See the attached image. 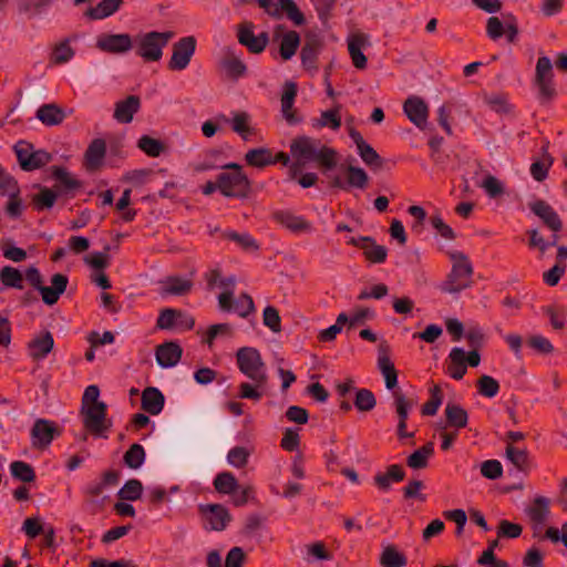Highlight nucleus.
<instances>
[{
    "instance_id": "f257e3e1",
    "label": "nucleus",
    "mask_w": 567,
    "mask_h": 567,
    "mask_svg": "<svg viewBox=\"0 0 567 567\" xmlns=\"http://www.w3.org/2000/svg\"><path fill=\"white\" fill-rule=\"evenodd\" d=\"M236 363L239 371L249 380L238 386V396L259 401L267 391L268 374L259 350L252 347L239 348L236 352Z\"/></svg>"
},
{
    "instance_id": "f03ea898",
    "label": "nucleus",
    "mask_w": 567,
    "mask_h": 567,
    "mask_svg": "<svg viewBox=\"0 0 567 567\" xmlns=\"http://www.w3.org/2000/svg\"><path fill=\"white\" fill-rule=\"evenodd\" d=\"M290 154L293 158V163L289 166L291 178H296L302 166L310 162H316L326 169H331L337 164V152L309 136L293 138L290 144Z\"/></svg>"
},
{
    "instance_id": "7ed1b4c3",
    "label": "nucleus",
    "mask_w": 567,
    "mask_h": 567,
    "mask_svg": "<svg viewBox=\"0 0 567 567\" xmlns=\"http://www.w3.org/2000/svg\"><path fill=\"white\" fill-rule=\"evenodd\" d=\"M452 261V269L443 284V291L457 293L472 285L473 266L468 257L462 251L449 254Z\"/></svg>"
},
{
    "instance_id": "20e7f679",
    "label": "nucleus",
    "mask_w": 567,
    "mask_h": 567,
    "mask_svg": "<svg viewBox=\"0 0 567 567\" xmlns=\"http://www.w3.org/2000/svg\"><path fill=\"white\" fill-rule=\"evenodd\" d=\"M224 172L218 175L219 192L226 197H245L250 190V182L237 163H227L220 166Z\"/></svg>"
},
{
    "instance_id": "39448f33",
    "label": "nucleus",
    "mask_w": 567,
    "mask_h": 567,
    "mask_svg": "<svg viewBox=\"0 0 567 567\" xmlns=\"http://www.w3.org/2000/svg\"><path fill=\"white\" fill-rule=\"evenodd\" d=\"M25 279L41 293L43 302L49 306L58 302L69 282L65 275L54 274L51 278V287L43 286L42 276L35 267H29L25 270Z\"/></svg>"
},
{
    "instance_id": "423d86ee",
    "label": "nucleus",
    "mask_w": 567,
    "mask_h": 567,
    "mask_svg": "<svg viewBox=\"0 0 567 567\" xmlns=\"http://www.w3.org/2000/svg\"><path fill=\"white\" fill-rule=\"evenodd\" d=\"M174 35L173 31L146 32L137 38L136 54L146 62L159 61L163 56V49Z\"/></svg>"
},
{
    "instance_id": "0eeeda50",
    "label": "nucleus",
    "mask_w": 567,
    "mask_h": 567,
    "mask_svg": "<svg viewBox=\"0 0 567 567\" xmlns=\"http://www.w3.org/2000/svg\"><path fill=\"white\" fill-rule=\"evenodd\" d=\"M535 85L542 103H549L556 95L553 64L548 56H539L535 70Z\"/></svg>"
},
{
    "instance_id": "6e6552de",
    "label": "nucleus",
    "mask_w": 567,
    "mask_h": 567,
    "mask_svg": "<svg viewBox=\"0 0 567 567\" xmlns=\"http://www.w3.org/2000/svg\"><path fill=\"white\" fill-rule=\"evenodd\" d=\"M14 152L21 168L27 172L41 168L52 159L48 152L34 150L33 145L25 141H19L14 145Z\"/></svg>"
},
{
    "instance_id": "1a4fd4ad",
    "label": "nucleus",
    "mask_w": 567,
    "mask_h": 567,
    "mask_svg": "<svg viewBox=\"0 0 567 567\" xmlns=\"http://www.w3.org/2000/svg\"><path fill=\"white\" fill-rule=\"evenodd\" d=\"M196 39L193 35L181 38L173 44L172 56L168 61V69L172 71L185 70L195 53Z\"/></svg>"
},
{
    "instance_id": "9d476101",
    "label": "nucleus",
    "mask_w": 567,
    "mask_h": 567,
    "mask_svg": "<svg viewBox=\"0 0 567 567\" xmlns=\"http://www.w3.org/2000/svg\"><path fill=\"white\" fill-rule=\"evenodd\" d=\"M198 511L204 519V527L209 530H224L230 522L227 508L220 504H200Z\"/></svg>"
},
{
    "instance_id": "9b49d317",
    "label": "nucleus",
    "mask_w": 567,
    "mask_h": 567,
    "mask_svg": "<svg viewBox=\"0 0 567 567\" xmlns=\"http://www.w3.org/2000/svg\"><path fill=\"white\" fill-rule=\"evenodd\" d=\"M255 25L252 22L245 21L238 25L237 39L238 42L246 47L250 53L259 54L266 49L269 37L267 32H261L256 35L254 32Z\"/></svg>"
},
{
    "instance_id": "f8f14e48",
    "label": "nucleus",
    "mask_w": 567,
    "mask_h": 567,
    "mask_svg": "<svg viewBox=\"0 0 567 567\" xmlns=\"http://www.w3.org/2000/svg\"><path fill=\"white\" fill-rule=\"evenodd\" d=\"M83 424L85 429L94 435L102 436L109 430L110 424L106 423V404H90L82 408Z\"/></svg>"
},
{
    "instance_id": "ddd939ff",
    "label": "nucleus",
    "mask_w": 567,
    "mask_h": 567,
    "mask_svg": "<svg viewBox=\"0 0 567 567\" xmlns=\"http://www.w3.org/2000/svg\"><path fill=\"white\" fill-rule=\"evenodd\" d=\"M258 4L269 16L278 18L282 12H285L296 25L305 23V16L293 0H278L277 2L274 0H258Z\"/></svg>"
},
{
    "instance_id": "4468645a",
    "label": "nucleus",
    "mask_w": 567,
    "mask_h": 567,
    "mask_svg": "<svg viewBox=\"0 0 567 567\" xmlns=\"http://www.w3.org/2000/svg\"><path fill=\"white\" fill-rule=\"evenodd\" d=\"M218 65L225 72L226 76L233 80L244 76L247 72V65L243 61L241 54L231 47L221 49Z\"/></svg>"
},
{
    "instance_id": "2eb2a0df",
    "label": "nucleus",
    "mask_w": 567,
    "mask_h": 567,
    "mask_svg": "<svg viewBox=\"0 0 567 567\" xmlns=\"http://www.w3.org/2000/svg\"><path fill=\"white\" fill-rule=\"evenodd\" d=\"M96 48L105 53L123 54L133 48V41L128 33H102L96 38Z\"/></svg>"
},
{
    "instance_id": "dca6fc26",
    "label": "nucleus",
    "mask_w": 567,
    "mask_h": 567,
    "mask_svg": "<svg viewBox=\"0 0 567 567\" xmlns=\"http://www.w3.org/2000/svg\"><path fill=\"white\" fill-rule=\"evenodd\" d=\"M393 406L399 417L398 423V436L399 439L413 437L414 433L406 432V421L409 419V412L415 405V400L408 398L401 390H394L392 393Z\"/></svg>"
},
{
    "instance_id": "f3484780",
    "label": "nucleus",
    "mask_w": 567,
    "mask_h": 567,
    "mask_svg": "<svg viewBox=\"0 0 567 567\" xmlns=\"http://www.w3.org/2000/svg\"><path fill=\"white\" fill-rule=\"evenodd\" d=\"M272 219L293 234H309L313 230L312 224L303 216L289 209H279L272 213Z\"/></svg>"
},
{
    "instance_id": "a211bd4d",
    "label": "nucleus",
    "mask_w": 567,
    "mask_h": 567,
    "mask_svg": "<svg viewBox=\"0 0 567 567\" xmlns=\"http://www.w3.org/2000/svg\"><path fill=\"white\" fill-rule=\"evenodd\" d=\"M528 207L551 233H559L563 229L561 218L547 202L536 199L530 202Z\"/></svg>"
},
{
    "instance_id": "6ab92c4d",
    "label": "nucleus",
    "mask_w": 567,
    "mask_h": 567,
    "mask_svg": "<svg viewBox=\"0 0 567 567\" xmlns=\"http://www.w3.org/2000/svg\"><path fill=\"white\" fill-rule=\"evenodd\" d=\"M193 280L182 276H167L158 281V293L162 297L168 296H186L193 289Z\"/></svg>"
},
{
    "instance_id": "aec40b11",
    "label": "nucleus",
    "mask_w": 567,
    "mask_h": 567,
    "mask_svg": "<svg viewBox=\"0 0 567 567\" xmlns=\"http://www.w3.org/2000/svg\"><path fill=\"white\" fill-rule=\"evenodd\" d=\"M403 112L408 118L419 128L424 130L427 124L429 106L419 96H410L403 103Z\"/></svg>"
},
{
    "instance_id": "412c9836",
    "label": "nucleus",
    "mask_w": 567,
    "mask_h": 567,
    "mask_svg": "<svg viewBox=\"0 0 567 567\" xmlns=\"http://www.w3.org/2000/svg\"><path fill=\"white\" fill-rule=\"evenodd\" d=\"M58 434V429L53 422L39 419L31 430L32 446L41 450L45 449Z\"/></svg>"
},
{
    "instance_id": "4be33fe9",
    "label": "nucleus",
    "mask_w": 567,
    "mask_h": 567,
    "mask_svg": "<svg viewBox=\"0 0 567 567\" xmlns=\"http://www.w3.org/2000/svg\"><path fill=\"white\" fill-rule=\"evenodd\" d=\"M182 353V347L174 341L159 344L155 351L156 361L164 369L175 367L179 362Z\"/></svg>"
},
{
    "instance_id": "5701e85b",
    "label": "nucleus",
    "mask_w": 567,
    "mask_h": 567,
    "mask_svg": "<svg viewBox=\"0 0 567 567\" xmlns=\"http://www.w3.org/2000/svg\"><path fill=\"white\" fill-rule=\"evenodd\" d=\"M378 368L384 378L386 389L393 390L398 384V372L388 355V346L384 342L379 347Z\"/></svg>"
},
{
    "instance_id": "b1692460",
    "label": "nucleus",
    "mask_w": 567,
    "mask_h": 567,
    "mask_svg": "<svg viewBox=\"0 0 567 567\" xmlns=\"http://www.w3.org/2000/svg\"><path fill=\"white\" fill-rule=\"evenodd\" d=\"M140 109V97L128 95L125 100L115 103L113 116L118 123L128 124L133 121L134 114H136Z\"/></svg>"
},
{
    "instance_id": "393cba45",
    "label": "nucleus",
    "mask_w": 567,
    "mask_h": 567,
    "mask_svg": "<svg viewBox=\"0 0 567 567\" xmlns=\"http://www.w3.org/2000/svg\"><path fill=\"white\" fill-rule=\"evenodd\" d=\"M217 122L230 123L231 128L236 132L244 141H248L252 134L250 127V116L246 112H234L231 118L220 114L216 116Z\"/></svg>"
},
{
    "instance_id": "a878e982",
    "label": "nucleus",
    "mask_w": 567,
    "mask_h": 567,
    "mask_svg": "<svg viewBox=\"0 0 567 567\" xmlns=\"http://www.w3.org/2000/svg\"><path fill=\"white\" fill-rule=\"evenodd\" d=\"M369 45V37L364 33L352 34L348 39V50L352 59V63L358 69L367 66V58L362 53V49Z\"/></svg>"
},
{
    "instance_id": "bb28decb",
    "label": "nucleus",
    "mask_w": 567,
    "mask_h": 567,
    "mask_svg": "<svg viewBox=\"0 0 567 567\" xmlns=\"http://www.w3.org/2000/svg\"><path fill=\"white\" fill-rule=\"evenodd\" d=\"M505 457L518 472L527 474L532 468V461L526 447L506 446Z\"/></svg>"
},
{
    "instance_id": "cd10ccee",
    "label": "nucleus",
    "mask_w": 567,
    "mask_h": 567,
    "mask_svg": "<svg viewBox=\"0 0 567 567\" xmlns=\"http://www.w3.org/2000/svg\"><path fill=\"white\" fill-rule=\"evenodd\" d=\"M466 371L465 351L460 347L453 348L447 359V374L454 380H461L465 375Z\"/></svg>"
},
{
    "instance_id": "c85d7f7f",
    "label": "nucleus",
    "mask_w": 567,
    "mask_h": 567,
    "mask_svg": "<svg viewBox=\"0 0 567 567\" xmlns=\"http://www.w3.org/2000/svg\"><path fill=\"white\" fill-rule=\"evenodd\" d=\"M141 401L144 411L157 415L164 408L165 398L157 388L148 386L143 391Z\"/></svg>"
},
{
    "instance_id": "c756f323",
    "label": "nucleus",
    "mask_w": 567,
    "mask_h": 567,
    "mask_svg": "<svg viewBox=\"0 0 567 567\" xmlns=\"http://www.w3.org/2000/svg\"><path fill=\"white\" fill-rule=\"evenodd\" d=\"M35 116L45 126H56L64 121L65 113L55 103H48L37 110Z\"/></svg>"
},
{
    "instance_id": "7c9ffc66",
    "label": "nucleus",
    "mask_w": 567,
    "mask_h": 567,
    "mask_svg": "<svg viewBox=\"0 0 567 567\" xmlns=\"http://www.w3.org/2000/svg\"><path fill=\"white\" fill-rule=\"evenodd\" d=\"M54 340L50 332L35 337L29 342V354L33 360L44 359L53 349Z\"/></svg>"
},
{
    "instance_id": "2f4dec72",
    "label": "nucleus",
    "mask_w": 567,
    "mask_h": 567,
    "mask_svg": "<svg viewBox=\"0 0 567 567\" xmlns=\"http://www.w3.org/2000/svg\"><path fill=\"white\" fill-rule=\"evenodd\" d=\"M549 499L545 496H536L533 503L526 508V515L530 522L537 525H545L549 516Z\"/></svg>"
},
{
    "instance_id": "473e14b6",
    "label": "nucleus",
    "mask_w": 567,
    "mask_h": 567,
    "mask_svg": "<svg viewBox=\"0 0 567 567\" xmlns=\"http://www.w3.org/2000/svg\"><path fill=\"white\" fill-rule=\"evenodd\" d=\"M106 154V144L102 138H95L85 152V165L89 169L99 168Z\"/></svg>"
},
{
    "instance_id": "72a5a7b5",
    "label": "nucleus",
    "mask_w": 567,
    "mask_h": 567,
    "mask_svg": "<svg viewBox=\"0 0 567 567\" xmlns=\"http://www.w3.org/2000/svg\"><path fill=\"white\" fill-rule=\"evenodd\" d=\"M405 473L401 465H390L385 473H379L374 476L375 485L383 492H388L392 483H399L404 480Z\"/></svg>"
},
{
    "instance_id": "f704fd0d",
    "label": "nucleus",
    "mask_w": 567,
    "mask_h": 567,
    "mask_svg": "<svg viewBox=\"0 0 567 567\" xmlns=\"http://www.w3.org/2000/svg\"><path fill=\"white\" fill-rule=\"evenodd\" d=\"M123 0H101L95 7L86 11V16L93 20H102L114 14L122 6Z\"/></svg>"
},
{
    "instance_id": "c9c22d12",
    "label": "nucleus",
    "mask_w": 567,
    "mask_h": 567,
    "mask_svg": "<svg viewBox=\"0 0 567 567\" xmlns=\"http://www.w3.org/2000/svg\"><path fill=\"white\" fill-rule=\"evenodd\" d=\"M245 161L248 165L257 168L275 164L272 152L266 147L249 150L245 155Z\"/></svg>"
},
{
    "instance_id": "e433bc0d",
    "label": "nucleus",
    "mask_w": 567,
    "mask_h": 567,
    "mask_svg": "<svg viewBox=\"0 0 567 567\" xmlns=\"http://www.w3.org/2000/svg\"><path fill=\"white\" fill-rule=\"evenodd\" d=\"M297 95V86L295 83L289 82L286 84L285 92L281 96V112L286 121L290 124L297 122L295 112L292 111L295 99Z\"/></svg>"
},
{
    "instance_id": "4c0bfd02",
    "label": "nucleus",
    "mask_w": 567,
    "mask_h": 567,
    "mask_svg": "<svg viewBox=\"0 0 567 567\" xmlns=\"http://www.w3.org/2000/svg\"><path fill=\"white\" fill-rule=\"evenodd\" d=\"M444 412L450 426L464 429L467 425L468 414L461 405L449 402Z\"/></svg>"
},
{
    "instance_id": "58836bf2",
    "label": "nucleus",
    "mask_w": 567,
    "mask_h": 567,
    "mask_svg": "<svg viewBox=\"0 0 567 567\" xmlns=\"http://www.w3.org/2000/svg\"><path fill=\"white\" fill-rule=\"evenodd\" d=\"M434 453V444L432 442L426 443L420 449L415 450L408 458L406 464L413 470H420L427 466L429 458Z\"/></svg>"
},
{
    "instance_id": "ea45409f",
    "label": "nucleus",
    "mask_w": 567,
    "mask_h": 567,
    "mask_svg": "<svg viewBox=\"0 0 567 567\" xmlns=\"http://www.w3.org/2000/svg\"><path fill=\"white\" fill-rule=\"evenodd\" d=\"M74 54L75 52L70 45L69 39H65L53 47L49 62L53 65L64 64L69 62Z\"/></svg>"
},
{
    "instance_id": "a19ab883",
    "label": "nucleus",
    "mask_w": 567,
    "mask_h": 567,
    "mask_svg": "<svg viewBox=\"0 0 567 567\" xmlns=\"http://www.w3.org/2000/svg\"><path fill=\"white\" fill-rule=\"evenodd\" d=\"M300 44V35L296 31L286 32L280 42L279 53L282 60H290L297 52Z\"/></svg>"
},
{
    "instance_id": "79ce46f5",
    "label": "nucleus",
    "mask_w": 567,
    "mask_h": 567,
    "mask_svg": "<svg viewBox=\"0 0 567 567\" xmlns=\"http://www.w3.org/2000/svg\"><path fill=\"white\" fill-rule=\"evenodd\" d=\"M223 238L236 243L247 251H256L259 248L257 241L248 233H237L228 229L223 233Z\"/></svg>"
},
{
    "instance_id": "37998d69",
    "label": "nucleus",
    "mask_w": 567,
    "mask_h": 567,
    "mask_svg": "<svg viewBox=\"0 0 567 567\" xmlns=\"http://www.w3.org/2000/svg\"><path fill=\"white\" fill-rule=\"evenodd\" d=\"M380 564L384 567H403L406 565V557L394 546L388 545L382 550Z\"/></svg>"
},
{
    "instance_id": "c03bdc74",
    "label": "nucleus",
    "mask_w": 567,
    "mask_h": 567,
    "mask_svg": "<svg viewBox=\"0 0 567 567\" xmlns=\"http://www.w3.org/2000/svg\"><path fill=\"white\" fill-rule=\"evenodd\" d=\"M221 153L216 150H210L205 153L204 158L192 164L195 173H203L212 169L220 168L223 164L219 163Z\"/></svg>"
},
{
    "instance_id": "a18cd8bd",
    "label": "nucleus",
    "mask_w": 567,
    "mask_h": 567,
    "mask_svg": "<svg viewBox=\"0 0 567 567\" xmlns=\"http://www.w3.org/2000/svg\"><path fill=\"white\" fill-rule=\"evenodd\" d=\"M145 456L146 454L144 447L138 443H134L125 452L123 461L127 467L137 470L144 464Z\"/></svg>"
},
{
    "instance_id": "49530a36",
    "label": "nucleus",
    "mask_w": 567,
    "mask_h": 567,
    "mask_svg": "<svg viewBox=\"0 0 567 567\" xmlns=\"http://www.w3.org/2000/svg\"><path fill=\"white\" fill-rule=\"evenodd\" d=\"M0 281L6 288H23V275L17 268L4 266L0 270Z\"/></svg>"
},
{
    "instance_id": "de8ad7c7",
    "label": "nucleus",
    "mask_w": 567,
    "mask_h": 567,
    "mask_svg": "<svg viewBox=\"0 0 567 567\" xmlns=\"http://www.w3.org/2000/svg\"><path fill=\"white\" fill-rule=\"evenodd\" d=\"M214 487L220 494H233L238 488V482L230 472L219 473L214 480Z\"/></svg>"
},
{
    "instance_id": "09e8293b",
    "label": "nucleus",
    "mask_w": 567,
    "mask_h": 567,
    "mask_svg": "<svg viewBox=\"0 0 567 567\" xmlns=\"http://www.w3.org/2000/svg\"><path fill=\"white\" fill-rule=\"evenodd\" d=\"M10 471L14 478L23 483H30L35 480V473L33 467L23 461L12 462L10 464Z\"/></svg>"
},
{
    "instance_id": "8fccbe9b",
    "label": "nucleus",
    "mask_w": 567,
    "mask_h": 567,
    "mask_svg": "<svg viewBox=\"0 0 567 567\" xmlns=\"http://www.w3.org/2000/svg\"><path fill=\"white\" fill-rule=\"evenodd\" d=\"M347 186L363 189L367 187L369 177L361 167L348 166L347 169Z\"/></svg>"
},
{
    "instance_id": "3c124183",
    "label": "nucleus",
    "mask_w": 567,
    "mask_h": 567,
    "mask_svg": "<svg viewBox=\"0 0 567 567\" xmlns=\"http://www.w3.org/2000/svg\"><path fill=\"white\" fill-rule=\"evenodd\" d=\"M315 126L329 127L333 131L339 130L341 126L340 106H336L334 109L323 111L320 115V118L317 120Z\"/></svg>"
},
{
    "instance_id": "603ef678",
    "label": "nucleus",
    "mask_w": 567,
    "mask_h": 567,
    "mask_svg": "<svg viewBox=\"0 0 567 567\" xmlns=\"http://www.w3.org/2000/svg\"><path fill=\"white\" fill-rule=\"evenodd\" d=\"M363 254L368 260L374 264H382L385 261L388 250L384 246L378 245L373 238L370 237L367 246H363Z\"/></svg>"
},
{
    "instance_id": "864d4df0",
    "label": "nucleus",
    "mask_w": 567,
    "mask_h": 567,
    "mask_svg": "<svg viewBox=\"0 0 567 567\" xmlns=\"http://www.w3.org/2000/svg\"><path fill=\"white\" fill-rule=\"evenodd\" d=\"M143 485L136 478L128 480L118 491L117 496L124 501H136L141 497Z\"/></svg>"
},
{
    "instance_id": "5fc2aeb1",
    "label": "nucleus",
    "mask_w": 567,
    "mask_h": 567,
    "mask_svg": "<svg viewBox=\"0 0 567 567\" xmlns=\"http://www.w3.org/2000/svg\"><path fill=\"white\" fill-rule=\"evenodd\" d=\"M348 322V316L342 312L337 317L336 323L319 332L318 339L322 342L333 341Z\"/></svg>"
},
{
    "instance_id": "6e6d98bb",
    "label": "nucleus",
    "mask_w": 567,
    "mask_h": 567,
    "mask_svg": "<svg viewBox=\"0 0 567 567\" xmlns=\"http://www.w3.org/2000/svg\"><path fill=\"white\" fill-rule=\"evenodd\" d=\"M52 175L59 183V186L66 192L80 187V183L63 167H53Z\"/></svg>"
},
{
    "instance_id": "4d7b16f0",
    "label": "nucleus",
    "mask_w": 567,
    "mask_h": 567,
    "mask_svg": "<svg viewBox=\"0 0 567 567\" xmlns=\"http://www.w3.org/2000/svg\"><path fill=\"white\" fill-rule=\"evenodd\" d=\"M319 53V43L317 41H308L301 49V62L307 69H316V60Z\"/></svg>"
},
{
    "instance_id": "13d9d810",
    "label": "nucleus",
    "mask_w": 567,
    "mask_h": 567,
    "mask_svg": "<svg viewBox=\"0 0 567 567\" xmlns=\"http://www.w3.org/2000/svg\"><path fill=\"white\" fill-rule=\"evenodd\" d=\"M137 146L146 155L152 157L159 156L164 150V146L161 141L155 140L148 135H143L137 142Z\"/></svg>"
},
{
    "instance_id": "bf43d9fd",
    "label": "nucleus",
    "mask_w": 567,
    "mask_h": 567,
    "mask_svg": "<svg viewBox=\"0 0 567 567\" xmlns=\"http://www.w3.org/2000/svg\"><path fill=\"white\" fill-rule=\"evenodd\" d=\"M377 400L368 389H360L355 393L354 405L359 411L368 412L374 409Z\"/></svg>"
},
{
    "instance_id": "052dcab7",
    "label": "nucleus",
    "mask_w": 567,
    "mask_h": 567,
    "mask_svg": "<svg viewBox=\"0 0 567 567\" xmlns=\"http://www.w3.org/2000/svg\"><path fill=\"white\" fill-rule=\"evenodd\" d=\"M477 390L483 396L494 398L499 391V383L493 377L482 375L477 380Z\"/></svg>"
},
{
    "instance_id": "680f3d73",
    "label": "nucleus",
    "mask_w": 567,
    "mask_h": 567,
    "mask_svg": "<svg viewBox=\"0 0 567 567\" xmlns=\"http://www.w3.org/2000/svg\"><path fill=\"white\" fill-rule=\"evenodd\" d=\"M249 456L250 451L248 449L244 446H235L229 450L227 461L234 467L241 468L248 463Z\"/></svg>"
},
{
    "instance_id": "e2e57ef3",
    "label": "nucleus",
    "mask_w": 567,
    "mask_h": 567,
    "mask_svg": "<svg viewBox=\"0 0 567 567\" xmlns=\"http://www.w3.org/2000/svg\"><path fill=\"white\" fill-rule=\"evenodd\" d=\"M179 315L178 309L165 308L159 312L156 320V327L161 330H169L176 327L177 316Z\"/></svg>"
},
{
    "instance_id": "0e129e2a",
    "label": "nucleus",
    "mask_w": 567,
    "mask_h": 567,
    "mask_svg": "<svg viewBox=\"0 0 567 567\" xmlns=\"http://www.w3.org/2000/svg\"><path fill=\"white\" fill-rule=\"evenodd\" d=\"M480 186L491 198H497L505 193L503 183L493 175H487Z\"/></svg>"
},
{
    "instance_id": "69168bd1",
    "label": "nucleus",
    "mask_w": 567,
    "mask_h": 567,
    "mask_svg": "<svg viewBox=\"0 0 567 567\" xmlns=\"http://www.w3.org/2000/svg\"><path fill=\"white\" fill-rule=\"evenodd\" d=\"M553 164L550 155H546L542 161H536L530 165V175L537 182H543L548 175V171Z\"/></svg>"
},
{
    "instance_id": "338daca9",
    "label": "nucleus",
    "mask_w": 567,
    "mask_h": 567,
    "mask_svg": "<svg viewBox=\"0 0 567 567\" xmlns=\"http://www.w3.org/2000/svg\"><path fill=\"white\" fill-rule=\"evenodd\" d=\"M231 311L236 312L241 318L248 317L255 311L252 298L248 293H241L239 298L233 303Z\"/></svg>"
},
{
    "instance_id": "774afa93",
    "label": "nucleus",
    "mask_w": 567,
    "mask_h": 567,
    "mask_svg": "<svg viewBox=\"0 0 567 567\" xmlns=\"http://www.w3.org/2000/svg\"><path fill=\"white\" fill-rule=\"evenodd\" d=\"M358 153L361 159L370 167L379 168L382 165V161L380 155L374 151V148L365 143L358 148Z\"/></svg>"
}]
</instances>
